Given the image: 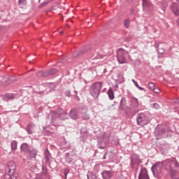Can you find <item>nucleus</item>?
<instances>
[{"instance_id": "nucleus-5", "label": "nucleus", "mask_w": 179, "mask_h": 179, "mask_svg": "<svg viewBox=\"0 0 179 179\" xmlns=\"http://www.w3.org/2000/svg\"><path fill=\"white\" fill-rule=\"evenodd\" d=\"M60 117V120H66V113L62 110V108H59L56 111L52 112V120L54 121V118L55 117Z\"/></svg>"}, {"instance_id": "nucleus-51", "label": "nucleus", "mask_w": 179, "mask_h": 179, "mask_svg": "<svg viewBox=\"0 0 179 179\" xmlns=\"http://www.w3.org/2000/svg\"><path fill=\"white\" fill-rule=\"evenodd\" d=\"M55 87V86L54 85V84H52V89H54Z\"/></svg>"}, {"instance_id": "nucleus-4", "label": "nucleus", "mask_w": 179, "mask_h": 179, "mask_svg": "<svg viewBox=\"0 0 179 179\" xmlns=\"http://www.w3.org/2000/svg\"><path fill=\"white\" fill-rule=\"evenodd\" d=\"M136 120L137 125H140V127H145L150 122L149 117L144 113H138Z\"/></svg>"}, {"instance_id": "nucleus-2", "label": "nucleus", "mask_w": 179, "mask_h": 179, "mask_svg": "<svg viewBox=\"0 0 179 179\" xmlns=\"http://www.w3.org/2000/svg\"><path fill=\"white\" fill-rule=\"evenodd\" d=\"M101 87H103V83L101 82L94 83L90 87V93L94 99H99Z\"/></svg>"}, {"instance_id": "nucleus-27", "label": "nucleus", "mask_w": 179, "mask_h": 179, "mask_svg": "<svg viewBox=\"0 0 179 179\" xmlns=\"http://www.w3.org/2000/svg\"><path fill=\"white\" fill-rule=\"evenodd\" d=\"M174 163V160L166 161L165 162V164H166V169H171V165Z\"/></svg>"}, {"instance_id": "nucleus-34", "label": "nucleus", "mask_w": 179, "mask_h": 179, "mask_svg": "<svg viewBox=\"0 0 179 179\" xmlns=\"http://www.w3.org/2000/svg\"><path fill=\"white\" fill-rule=\"evenodd\" d=\"M159 55H163L164 54V49L162 48L158 49Z\"/></svg>"}, {"instance_id": "nucleus-12", "label": "nucleus", "mask_w": 179, "mask_h": 179, "mask_svg": "<svg viewBox=\"0 0 179 179\" xmlns=\"http://www.w3.org/2000/svg\"><path fill=\"white\" fill-rule=\"evenodd\" d=\"M71 120H79V113L76 111V109H71L69 114Z\"/></svg>"}, {"instance_id": "nucleus-33", "label": "nucleus", "mask_w": 179, "mask_h": 179, "mask_svg": "<svg viewBox=\"0 0 179 179\" xmlns=\"http://www.w3.org/2000/svg\"><path fill=\"white\" fill-rule=\"evenodd\" d=\"M68 173H69V169H66L64 170V176L65 177V179L67 178L68 177Z\"/></svg>"}, {"instance_id": "nucleus-28", "label": "nucleus", "mask_w": 179, "mask_h": 179, "mask_svg": "<svg viewBox=\"0 0 179 179\" xmlns=\"http://www.w3.org/2000/svg\"><path fill=\"white\" fill-rule=\"evenodd\" d=\"M18 3L20 6H26L27 5V0H19Z\"/></svg>"}, {"instance_id": "nucleus-14", "label": "nucleus", "mask_w": 179, "mask_h": 179, "mask_svg": "<svg viewBox=\"0 0 179 179\" xmlns=\"http://www.w3.org/2000/svg\"><path fill=\"white\" fill-rule=\"evenodd\" d=\"M113 177V171H103L102 172V178L110 179Z\"/></svg>"}, {"instance_id": "nucleus-41", "label": "nucleus", "mask_w": 179, "mask_h": 179, "mask_svg": "<svg viewBox=\"0 0 179 179\" xmlns=\"http://www.w3.org/2000/svg\"><path fill=\"white\" fill-rule=\"evenodd\" d=\"M65 94L67 97H69L71 96V91L69 90L66 91Z\"/></svg>"}, {"instance_id": "nucleus-56", "label": "nucleus", "mask_w": 179, "mask_h": 179, "mask_svg": "<svg viewBox=\"0 0 179 179\" xmlns=\"http://www.w3.org/2000/svg\"><path fill=\"white\" fill-rule=\"evenodd\" d=\"M67 27H69V25H66Z\"/></svg>"}, {"instance_id": "nucleus-8", "label": "nucleus", "mask_w": 179, "mask_h": 179, "mask_svg": "<svg viewBox=\"0 0 179 179\" xmlns=\"http://www.w3.org/2000/svg\"><path fill=\"white\" fill-rule=\"evenodd\" d=\"M76 160V155L73 153V152H68L66 154V162L69 163V164H72Z\"/></svg>"}, {"instance_id": "nucleus-15", "label": "nucleus", "mask_w": 179, "mask_h": 179, "mask_svg": "<svg viewBox=\"0 0 179 179\" xmlns=\"http://www.w3.org/2000/svg\"><path fill=\"white\" fill-rule=\"evenodd\" d=\"M5 97H6V99H8V100H14V99H18L19 94L8 93V94H6Z\"/></svg>"}, {"instance_id": "nucleus-54", "label": "nucleus", "mask_w": 179, "mask_h": 179, "mask_svg": "<svg viewBox=\"0 0 179 179\" xmlns=\"http://www.w3.org/2000/svg\"><path fill=\"white\" fill-rule=\"evenodd\" d=\"M41 0H38V3H40V1H41Z\"/></svg>"}, {"instance_id": "nucleus-25", "label": "nucleus", "mask_w": 179, "mask_h": 179, "mask_svg": "<svg viewBox=\"0 0 179 179\" xmlns=\"http://www.w3.org/2000/svg\"><path fill=\"white\" fill-rule=\"evenodd\" d=\"M90 48V46L87 45L82 49L80 50V54H85L89 49Z\"/></svg>"}, {"instance_id": "nucleus-57", "label": "nucleus", "mask_w": 179, "mask_h": 179, "mask_svg": "<svg viewBox=\"0 0 179 179\" xmlns=\"http://www.w3.org/2000/svg\"><path fill=\"white\" fill-rule=\"evenodd\" d=\"M177 1V2H179V0H176Z\"/></svg>"}, {"instance_id": "nucleus-46", "label": "nucleus", "mask_w": 179, "mask_h": 179, "mask_svg": "<svg viewBox=\"0 0 179 179\" xmlns=\"http://www.w3.org/2000/svg\"><path fill=\"white\" fill-rule=\"evenodd\" d=\"M137 87H138V89H139V90H145V88H143V87H141L139 85Z\"/></svg>"}, {"instance_id": "nucleus-53", "label": "nucleus", "mask_w": 179, "mask_h": 179, "mask_svg": "<svg viewBox=\"0 0 179 179\" xmlns=\"http://www.w3.org/2000/svg\"><path fill=\"white\" fill-rule=\"evenodd\" d=\"M173 179H179V177H176V178H173Z\"/></svg>"}, {"instance_id": "nucleus-38", "label": "nucleus", "mask_w": 179, "mask_h": 179, "mask_svg": "<svg viewBox=\"0 0 179 179\" xmlns=\"http://www.w3.org/2000/svg\"><path fill=\"white\" fill-rule=\"evenodd\" d=\"M153 108H155V110H159V108H160V106L155 103L153 104Z\"/></svg>"}, {"instance_id": "nucleus-30", "label": "nucleus", "mask_w": 179, "mask_h": 179, "mask_svg": "<svg viewBox=\"0 0 179 179\" xmlns=\"http://www.w3.org/2000/svg\"><path fill=\"white\" fill-rule=\"evenodd\" d=\"M8 78L7 77H0V83H6L8 82Z\"/></svg>"}, {"instance_id": "nucleus-16", "label": "nucleus", "mask_w": 179, "mask_h": 179, "mask_svg": "<svg viewBox=\"0 0 179 179\" xmlns=\"http://www.w3.org/2000/svg\"><path fill=\"white\" fill-rule=\"evenodd\" d=\"M20 150L22 152H24L25 153H27L30 150L29 148V144L24 143L20 146Z\"/></svg>"}, {"instance_id": "nucleus-37", "label": "nucleus", "mask_w": 179, "mask_h": 179, "mask_svg": "<svg viewBox=\"0 0 179 179\" xmlns=\"http://www.w3.org/2000/svg\"><path fill=\"white\" fill-rule=\"evenodd\" d=\"M124 100H125V99H124V98H122V99H121V101H120V108L122 109V110H123V108H124Z\"/></svg>"}, {"instance_id": "nucleus-39", "label": "nucleus", "mask_w": 179, "mask_h": 179, "mask_svg": "<svg viewBox=\"0 0 179 179\" xmlns=\"http://www.w3.org/2000/svg\"><path fill=\"white\" fill-rule=\"evenodd\" d=\"M152 90H153L154 93H159L160 92V89H159L156 87Z\"/></svg>"}, {"instance_id": "nucleus-6", "label": "nucleus", "mask_w": 179, "mask_h": 179, "mask_svg": "<svg viewBox=\"0 0 179 179\" xmlns=\"http://www.w3.org/2000/svg\"><path fill=\"white\" fill-rule=\"evenodd\" d=\"M143 10L145 13H149L151 10H153V4L150 2V0H143Z\"/></svg>"}, {"instance_id": "nucleus-49", "label": "nucleus", "mask_w": 179, "mask_h": 179, "mask_svg": "<svg viewBox=\"0 0 179 179\" xmlns=\"http://www.w3.org/2000/svg\"><path fill=\"white\" fill-rule=\"evenodd\" d=\"M44 6H43V3H41L40 6H39V8L41 9V8H43Z\"/></svg>"}, {"instance_id": "nucleus-47", "label": "nucleus", "mask_w": 179, "mask_h": 179, "mask_svg": "<svg viewBox=\"0 0 179 179\" xmlns=\"http://www.w3.org/2000/svg\"><path fill=\"white\" fill-rule=\"evenodd\" d=\"M127 2H129V3H132L134 2V0H127Z\"/></svg>"}, {"instance_id": "nucleus-36", "label": "nucleus", "mask_w": 179, "mask_h": 179, "mask_svg": "<svg viewBox=\"0 0 179 179\" xmlns=\"http://www.w3.org/2000/svg\"><path fill=\"white\" fill-rule=\"evenodd\" d=\"M160 164L162 165V163H160V162H158V163L155 164L152 166V169H154V170H157V168L159 167V166H160Z\"/></svg>"}, {"instance_id": "nucleus-11", "label": "nucleus", "mask_w": 179, "mask_h": 179, "mask_svg": "<svg viewBox=\"0 0 179 179\" xmlns=\"http://www.w3.org/2000/svg\"><path fill=\"white\" fill-rule=\"evenodd\" d=\"M170 8L175 15V16H179V5L177 3H173L171 4Z\"/></svg>"}, {"instance_id": "nucleus-44", "label": "nucleus", "mask_w": 179, "mask_h": 179, "mask_svg": "<svg viewBox=\"0 0 179 179\" xmlns=\"http://www.w3.org/2000/svg\"><path fill=\"white\" fill-rule=\"evenodd\" d=\"M48 3H49V2L45 1V2L42 3V5H43V6H45V5H48Z\"/></svg>"}, {"instance_id": "nucleus-55", "label": "nucleus", "mask_w": 179, "mask_h": 179, "mask_svg": "<svg viewBox=\"0 0 179 179\" xmlns=\"http://www.w3.org/2000/svg\"><path fill=\"white\" fill-rule=\"evenodd\" d=\"M52 0H49V2H51Z\"/></svg>"}, {"instance_id": "nucleus-3", "label": "nucleus", "mask_w": 179, "mask_h": 179, "mask_svg": "<svg viewBox=\"0 0 179 179\" xmlns=\"http://www.w3.org/2000/svg\"><path fill=\"white\" fill-rule=\"evenodd\" d=\"M131 56H129V52L128 51L120 48L117 51V59L119 64H125L127 59H129Z\"/></svg>"}, {"instance_id": "nucleus-22", "label": "nucleus", "mask_w": 179, "mask_h": 179, "mask_svg": "<svg viewBox=\"0 0 179 179\" xmlns=\"http://www.w3.org/2000/svg\"><path fill=\"white\" fill-rule=\"evenodd\" d=\"M27 153H28L31 159H34V157H36V155H37V153L36 152V150H29Z\"/></svg>"}, {"instance_id": "nucleus-17", "label": "nucleus", "mask_w": 179, "mask_h": 179, "mask_svg": "<svg viewBox=\"0 0 179 179\" xmlns=\"http://www.w3.org/2000/svg\"><path fill=\"white\" fill-rule=\"evenodd\" d=\"M139 107V102L138 101V99L133 98L131 99V108H138Z\"/></svg>"}, {"instance_id": "nucleus-52", "label": "nucleus", "mask_w": 179, "mask_h": 179, "mask_svg": "<svg viewBox=\"0 0 179 179\" xmlns=\"http://www.w3.org/2000/svg\"><path fill=\"white\" fill-rule=\"evenodd\" d=\"M59 33H60V34H63L64 31H60Z\"/></svg>"}, {"instance_id": "nucleus-29", "label": "nucleus", "mask_w": 179, "mask_h": 179, "mask_svg": "<svg viewBox=\"0 0 179 179\" xmlns=\"http://www.w3.org/2000/svg\"><path fill=\"white\" fill-rule=\"evenodd\" d=\"M46 72H48V76L49 75H55V73H57V69H52L49 71H46Z\"/></svg>"}, {"instance_id": "nucleus-23", "label": "nucleus", "mask_w": 179, "mask_h": 179, "mask_svg": "<svg viewBox=\"0 0 179 179\" xmlns=\"http://www.w3.org/2000/svg\"><path fill=\"white\" fill-rule=\"evenodd\" d=\"M11 149L12 150H16V149H17V142L16 141L11 142Z\"/></svg>"}, {"instance_id": "nucleus-43", "label": "nucleus", "mask_w": 179, "mask_h": 179, "mask_svg": "<svg viewBox=\"0 0 179 179\" xmlns=\"http://www.w3.org/2000/svg\"><path fill=\"white\" fill-rule=\"evenodd\" d=\"M175 167H179V163L177 161H175Z\"/></svg>"}, {"instance_id": "nucleus-24", "label": "nucleus", "mask_w": 179, "mask_h": 179, "mask_svg": "<svg viewBox=\"0 0 179 179\" xmlns=\"http://www.w3.org/2000/svg\"><path fill=\"white\" fill-rule=\"evenodd\" d=\"M108 96L110 100H114V92H113V90H109L108 91Z\"/></svg>"}, {"instance_id": "nucleus-35", "label": "nucleus", "mask_w": 179, "mask_h": 179, "mask_svg": "<svg viewBox=\"0 0 179 179\" xmlns=\"http://www.w3.org/2000/svg\"><path fill=\"white\" fill-rule=\"evenodd\" d=\"M42 173L43 174H47V173H48V170L47 169V167L43 166H42Z\"/></svg>"}, {"instance_id": "nucleus-26", "label": "nucleus", "mask_w": 179, "mask_h": 179, "mask_svg": "<svg viewBox=\"0 0 179 179\" xmlns=\"http://www.w3.org/2000/svg\"><path fill=\"white\" fill-rule=\"evenodd\" d=\"M131 25V22L128 19H125L124 20V26L126 27V29H129V26Z\"/></svg>"}, {"instance_id": "nucleus-13", "label": "nucleus", "mask_w": 179, "mask_h": 179, "mask_svg": "<svg viewBox=\"0 0 179 179\" xmlns=\"http://www.w3.org/2000/svg\"><path fill=\"white\" fill-rule=\"evenodd\" d=\"M141 163V159H139V155L138 154H134L131 156V164H139Z\"/></svg>"}, {"instance_id": "nucleus-9", "label": "nucleus", "mask_w": 179, "mask_h": 179, "mask_svg": "<svg viewBox=\"0 0 179 179\" xmlns=\"http://www.w3.org/2000/svg\"><path fill=\"white\" fill-rule=\"evenodd\" d=\"M78 113L81 115V118L83 120H90V115L87 114V108H83Z\"/></svg>"}, {"instance_id": "nucleus-40", "label": "nucleus", "mask_w": 179, "mask_h": 179, "mask_svg": "<svg viewBox=\"0 0 179 179\" xmlns=\"http://www.w3.org/2000/svg\"><path fill=\"white\" fill-rule=\"evenodd\" d=\"M133 83L134 84V86H136V87H139V85L138 84V83L136 81H135V80H132Z\"/></svg>"}, {"instance_id": "nucleus-58", "label": "nucleus", "mask_w": 179, "mask_h": 179, "mask_svg": "<svg viewBox=\"0 0 179 179\" xmlns=\"http://www.w3.org/2000/svg\"><path fill=\"white\" fill-rule=\"evenodd\" d=\"M75 93H78V92L75 91Z\"/></svg>"}, {"instance_id": "nucleus-18", "label": "nucleus", "mask_w": 179, "mask_h": 179, "mask_svg": "<svg viewBox=\"0 0 179 179\" xmlns=\"http://www.w3.org/2000/svg\"><path fill=\"white\" fill-rule=\"evenodd\" d=\"M34 127V124L30 123L29 124L27 125L26 128V131L29 135H31L33 134V127Z\"/></svg>"}, {"instance_id": "nucleus-50", "label": "nucleus", "mask_w": 179, "mask_h": 179, "mask_svg": "<svg viewBox=\"0 0 179 179\" xmlns=\"http://www.w3.org/2000/svg\"><path fill=\"white\" fill-rule=\"evenodd\" d=\"M99 149H104V147L103 146H99Z\"/></svg>"}, {"instance_id": "nucleus-7", "label": "nucleus", "mask_w": 179, "mask_h": 179, "mask_svg": "<svg viewBox=\"0 0 179 179\" xmlns=\"http://www.w3.org/2000/svg\"><path fill=\"white\" fill-rule=\"evenodd\" d=\"M164 134H166V129L164 126H159L155 129V135L157 139H162Z\"/></svg>"}, {"instance_id": "nucleus-21", "label": "nucleus", "mask_w": 179, "mask_h": 179, "mask_svg": "<svg viewBox=\"0 0 179 179\" xmlns=\"http://www.w3.org/2000/svg\"><path fill=\"white\" fill-rule=\"evenodd\" d=\"M37 76H40V77H42V78H47V76H48V72L47 71H38L37 73H36Z\"/></svg>"}, {"instance_id": "nucleus-10", "label": "nucleus", "mask_w": 179, "mask_h": 179, "mask_svg": "<svg viewBox=\"0 0 179 179\" xmlns=\"http://www.w3.org/2000/svg\"><path fill=\"white\" fill-rule=\"evenodd\" d=\"M138 179H150L146 168H141L138 175Z\"/></svg>"}, {"instance_id": "nucleus-1", "label": "nucleus", "mask_w": 179, "mask_h": 179, "mask_svg": "<svg viewBox=\"0 0 179 179\" xmlns=\"http://www.w3.org/2000/svg\"><path fill=\"white\" fill-rule=\"evenodd\" d=\"M16 170V164L13 162H10L6 167V179H16L17 178V173L15 171Z\"/></svg>"}, {"instance_id": "nucleus-48", "label": "nucleus", "mask_w": 179, "mask_h": 179, "mask_svg": "<svg viewBox=\"0 0 179 179\" xmlns=\"http://www.w3.org/2000/svg\"><path fill=\"white\" fill-rule=\"evenodd\" d=\"M50 10H51L52 12L53 10H55V7H52Z\"/></svg>"}, {"instance_id": "nucleus-31", "label": "nucleus", "mask_w": 179, "mask_h": 179, "mask_svg": "<svg viewBox=\"0 0 179 179\" xmlns=\"http://www.w3.org/2000/svg\"><path fill=\"white\" fill-rule=\"evenodd\" d=\"M87 177V179H96V176L93 175L92 173H88Z\"/></svg>"}, {"instance_id": "nucleus-59", "label": "nucleus", "mask_w": 179, "mask_h": 179, "mask_svg": "<svg viewBox=\"0 0 179 179\" xmlns=\"http://www.w3.org/2000/svg\"><path fill=\"white\" fill-rule=\"evenodd\" d=\"M37 179V178H36Z\"/></svg>"}, {"instance_id": "nucleus-20", "label": "nucleus", "mask_w": 179, "mask_h": 179, "mask_svg": "<svg viewBox=\"0 0 179 179\" xmlns=\"http://www.w3.org/2000/svg\"><path fill=\"white\" fill-rule=\"evenodd\" d=\"M169 174L171 176V178L172 179H174L176 178V176H177V171L176 169L171 168V169L169 171Z\"/></svg>"}, {"instance_id": "nucleus-45", "label": "nucleus", "mask_w": 179, "mask_h": 179, "mask_svg": "<svg viewBox=\"0 0 179 179\" xmlns=\"http://www.w3.org/2000/svg\"><path fill=\"white\" fill-rule=\"evenodd\" d=\"M48 3H49V2L45 1V2L42 3V5H43V6H45V5H48Z\"/></svg>"}, {"instance_id": "nucleus-32", "label": "nucleus", "mask_w": 179, "mask_h": 179, "mask_svg": "<svg viewBox=\"0 0 179 179\" xmlns=\"http://www.w3.org/2000/svg\"><path fill=\"white\" fill-rule=\"evenodd\" d=\"M148 87H150V89L151 90H152L153 89H155L156 87V86L155 85V83H153L152 82L148 83Z\"/></svg>"}, {"instance_id": "nucleus-19", "label": "nucleus", "mask_w": 179, "mask_h": 179, "mask_svg": "<svg viewBox=\"0 0 179 179\" xmlns=\"http://www.w3.org/2000/svg\"><path fill=\"white\" fill-rule=\"evenodd\" d=\"M45 159L46 163H50V159H51V155L50 154V151H48V149L45 152Z\"/></svg>"}, {"instance_id": "nucleus-42", "label": "nucleus", "mask_w": 179, "mask_h": 179, "mask_svg": "<svg viewBox=\"0 0 179 179\" xmlns=\"http://www.w3.org/2000/svg\"><path fill=\"white\" fill-rule=\"evenodd\" d=\"M102 159L103 160H106V159H107V152H105Z\"/></svg>"}]
</instances>
